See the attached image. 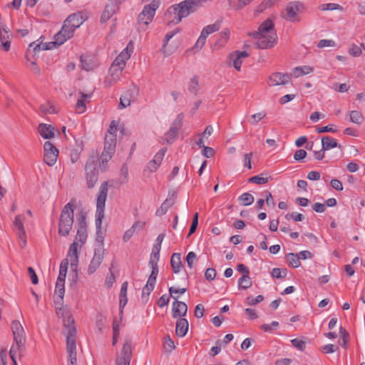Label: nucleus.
<instances>
[{"instance_id":"obj_38","label":"nucleus","mask_w":365,"mask_h":365,"mask_svg":"<svg viewBox=\"0 0 365 365\" xmlns=\"http://www.w3.org/2000/svg\"><path fill=\"white\" fill-rule=\"evenodd\" d=\"M68 270V260H63L60 265L59 274L56 282L65 284V279Z\"/></svg>"},{"instance_id":"obj_5","label":"nucleus","mask_w":365,"mask_h":365,"mask_svg":"<svg viewBox=\"0 0 365 365\" xmlns=\"http://www.w3.org/2000/svg\"><path fill=\"white\" fill-rule=\"evenodd\" d=\"M160 5L159 1H153L144 6L138 17V24L140 29L145 30L147 26L153 21L156 10Z\"/></svg>"},{"instance_id":"obj_14","label":"nucleus","mask_w":365,"mask_h":365,"mask_svg":"<svg viewBox=\"0 0 365 365\" xmlns=\"http://www.w3.org/2000/svg\"><path fill=\"white\" fill-rule=\"evenodd\" d=\"M151 269V273L148 279L146 284L143 288L142 291V299L146 297L147 301L148 296L153 290L156 282V278L158 274V266H150Z\"/></svg>"},{"instance_id":"obj_30","label":"nucleus","mask_w":365,"mask_h":365,"mask_svg":"<svg viewBox=\"0 0 365 365\" xmlns=\"http://www.w3.org/2000/svg\"><path fill=\"white\" fill-rule=\"evenodd\" d=\"M79 94L80 98L77 101L75 109L77 113H83L86 110V103H88L86 99L91 98V94H85L82 92H80Z\"/></svg>"},{"instance_id":"obj_37","label":"nucleus","mask_w":365,"mask_h":365,"mask_svg":"<svg viewBox=\"0 0 365 365\" xmlns=\"http://www.w3.org/2000/svg\"><path fill=\"white\" fill-rule=\"evenodd\" d=\"M322 144L323 150H327L338 146L336 139L329 136H324L322 138Z\"/></svg>"},{"instance_id":"obj_26","label":"nucleus","mask_w":365,"mask_h":365,"mask_svg":"<svg viewBox=\"0 0 365 365\" xmlns=\"http://www.w3.org/2000/svg\"><path fill=\"white\" fill-rule=\"evenodd\" d=\"M78 243L74 241L70 245L67 259H65L70 262L71 267H76L78 262Z\"/></svg>"},{"instance_id":"obj_9","label":"nucleus","mask_w":365,"mask_h":365,"mask_svg":"<svg viewBox=\"0 0 365 365\" xmlns=\"http://www.w3.org/2000/svg\"><path fill=\"white\" fill-rule=\"evenodd\" d=\"M57 314H61L63 318V325L66 329V343H68V337L70 336V334L73 336V340L76 341V329L73 325L74 319L69 311L66 309H60L59 311L57 312Z\"/></svg>"},{"instance_id":"obj_63","label":"nucleus","mask_w":365,"mask_h":365,"mask_svg":"<svg viewBox=\"0 0 365 365\" xmlns=\"http://www.w3.org/2000/svg\"><path fill=\"white\" fill-rule=\"evenodd\" d=\"M263 299L264 297L262 295H258L255 298L252 297H247L246 300L248 305L252 306L261 302Z\"/></svg>"},{"instance_id":"obj_22","label":"nucleus","mask_w":365,"mask_h":365,"mask_svg":"<svg viewBox=\"0 0 365 365\" xmlns=\"http://www.w3.org/2000/svg\"><path fill=\"white\" fill-rule=\"evenodd\" d=\"M66 349L68 354V365H76V344L73 340V336L70 334L68 337V343H66Z\"/></svg>"},{"instance_id":"obj_43","label":"nucleus","mask_w":365,"mask_h":365,"mask_svg":"<svg viewBox=\"0 0 365 365\" xmlns=\"http://www.w3.org/2000/svg\"><path fill=\"white\" fill-rule=\"evenodd\" d=\"M229 39V31H224L220 33V38L218 41L215 42V43L213 46V48H219L225 46V44L227 43V41Z\"/></svg>"},{"instance_id":"obj_24","label":"nucleus","mask_w":365,"mask_h":365,"mask_svg":"<svg viewBox=\"0 0 365 365\" xmlns=\"http://www.w3.org/2000/svg\"><path fill=\"white\" fill-rule=\"evenodd\" d=\"M166 153L165 148H161L154 156L153 159L150 160L146 167V169L150 173H153L157 170L158 167L160 165L162 160Z\"/></svg>"},{"instance_id":"obj_32","label":"nucleus","mask_w":365,"mask_h":365,"mask_svg":"<svg viewBox=\"0 0 365 365\" xmlns=\"http://www.w3.org/2000/svg\"><path fill=\"white\" fill-rule=\"evenodd\" d=\"M81 63L82 68L86 71H93L98 66L96 61L88 56H81Z\"/></svg>"},{"instance_id":"obj_47","label":"nucleus","mask_w":365,"mask_h":365,"mask_svg":"<svg viewBox=\"0 0 365 365\" xmlns=\"http://www.w3.org/2000/svg\"><path fill=\"white\" fill-rule=\"evenodd\" d=\"M82 150L81 145H78L76 148H73L71 150L70 158L72 163H76L78 160Z\"/></svg>"},{"instance_id":"obj_56","label":"nucleus","mask_w":365,"mask_h":365,"mask_svg":"<svg viewBox=\"0 0 365 365\" xmlns=\"http://www.w3.org/2000/svg\"><path fill=\"white\" fill-rule=\"evenodd\" d=\"M86 239V227H78L76 240L84 243Z\"/></svg>"},{"instance_id":"obj_46","label":"nucleus","mask_w":365,"mask_h":365,"mask_svg":"<svg viewBox=\"0 0 365 365\" xmlns=\"http://www.w3.org/2000/svg\"><path fill=\"white\" fill-rule=\"evenodd\" d=\"M239 200L240 201L242 205H243L245 206H247V205H250L253 203L254 197L251 194H250L248 192H245V193H243L240 197Z\"/></svg>"},{"instance_id":"obj_3","label":"nucleus","mask_w":365,"mask_h":365,"mask_svg":"<svg viewBox=\"0 0 365 365\" xmlns=\"http://www.w3.org/2000/svg\"><path fill=\"white\" fill-rule=\"evenodd\" d=\"M185 0L179 4L170 6L165 14V21L168 25L178 24L182 18L187 17L191 12L187 4H185Z\"/></svg>"},{"instance_id":"obj_49","label":"nucleus","mask_w":365,"mask_h":365,"mask_svg":"<svg viewBox=\"0 0 365 365\" xmlns=\"http://www.w3.org/2000/svg\"><path fill=\"white\" fill-rule=\"evenodd\" d=\"M131 100V94L127 92L120 98V104L121 108H124L130 106Z\"/></svg>"},{"instance_id":"obj_62","label":"nucleus","mask_w":365,"mask_h":365,"mask_svg":"<svg viewBox=\"0 0 365 365\" xmlns=\"http://www.w3.org/2000/svg\"><path fill=\"white\" fill-rule=\"evenodd\" d=\"M198 86V78L195 76L190 79L189 84V91L195 94H196Z\"/></svg>"},{"instance_id":"obj_50","label":"nucleus","mask_w":365,"mask_h":365,"mask_svg":"<svg viewBox=\"0 0 365 365\" xmlns=\"http://www.w3.org/2000/svg\"><path fill=\"white\" fill-rule=\"evenodd\" d=\"M271 274L274 278H284L287 274V269L274 268Z\"/></svg>"},{"instance_id":"obj_54","label":"nucleus","mask_w":365,"mask_h":365,"mask_svg":"<svg viewBox=\"0 0 365 365\" xmlns=\"http://www.w3.org/2000/svg\"><path fill=\"white\" fill-rule=\"evenodd\" d=\"M266 116V113L264 111H261L257 113H255L251 115L250 123L252 125L257 124L259 120H262Z\"/></svg>"},{"instance_id":"obj_28","label":"nucleus","mask_w":365,"mask_h":365,"mask_svg":"<svg viewBox=\"0 0 365 365\" xmlns=\"http://www.w3.org/2000/svg\"><path fill=\"white\" fill-rule=\"evenodd\" d=\"M187 311V304L185 302L175 301L173 304V316L174 318L185 316Z\"/></svg>"},{"instance_id":"obj_48","label":"nucleus","mask_w":365,"mask_h":365,"mask_svg":"<svg viewBox=\"0 0 365 365\" xmlns=\"http://www.w3.org/2000/svg\"><path fill=\"white\" fill-rule=\"evenodd\" d=\"M212 0H185V4H187L191 11L198 6H201L203 4L210 2Z\"/></svg>"},{"instance_id":"obj_12","label":"nucleus","mask_w":365,"mask_h":365,"mask_svg":"<svg viewBox=\"0 0 365 365\" xmlns=\"http://www.w3.org/2000/svg\"><path fill=\"white\" fill-rule=\"evenodd\" d=\"M44 162L49 166L53 165L57 160L58 155V149L49 141H46L43 145Z\"/></svg>"},{"instance_id":"obj_36","label":"nucleus","mask_w":365,"mask_h":365,"mask_svg":"<svg viewBox=\"0 0 365 365\" xmlns=\"http://www.w3.org/2000/svg\"><path fill=\"white\" fill-rule=\"evenodd\" d=\"M313 71V68L309 66H304L301 67H296L291 73V76L294 78H298L301 76L307 75Z\"/></svg>"},{"instance_id":"obj_55","label":"nucleus","mask_w":365,"mask_h":365,"mask_svg":"<svg viewBox=\"0 0 365 365\" xmlns=\"http://www.w3.org/2000/svg\"><path fill=\"white\" fill-rule=\"evenodd\" d=\"M65 293L64 284L56 283L55 294L57 295L61 300L63 299Z\"/></svg>"},{"instance_id":"obj_21","label":"nucleus","mask_w":365,"mask_h":365,"mask_svg":"<svg viewBox=\"0 0 365 365\" xmlns=\"http://www.w3.org/2000/svg\"><path fill=\"white\" fill-rule=\"evenodd\" d=\"M123 69L111 66L109 74L106 76L104 84L106 87H110L116 83L122 76Z\"/></svg>"},{"instance_id":"obj_23","label":"nucleus","mask_w":365,"mask_h":365,"mask_svg":"<svg viewBox=\"0 0 365 365\" xmlns=\"http://www.w3.org/2000/svg\"><path fill=\"white\" fill-rule=\"evenodd\" d=\"M292 76L287 73H272L269 77L270 86H280L288 83L290 81Z\"/></svg>"},{"instance_id":"obj_15","label":"nucleus","mask_w":365,"mask_h":365,"mask_svg":"<svg viewBox=\"0 0 365 365\" xmlns=\"http://www.w3.org/2000/svg\"><path fill=\"white\" fill-rule=\"evenodd\" d=\"M87 17L83 12H78L70 15L64 22L66 27L74 32L86 20Z\"/></svg>"},{"instance_id":"obj_25","label":"nucleus","mask_w":365,"mask_h":365,"mask_svg":"<svg viewBox=\"0 0 365 365\" xmlns=\"http://www.w3.org/2000/svg\"><path fill=\"white\" fill-rule=\"evenodd\" d=\"M73 35V31L66 27L63 24L61 30L58 31L54 36V40H56V43H57V46L62 45L66 41L71 38Z\"/></svg>"},{"instance_id":"obj_44","label":"nucleus","mask_w":365,"mask_h":365,"mask_svg":"<svg viewBox=\"0 0 365 365\" xmlns=\"http://www.w3.org/2000/svg\"><path fill=\"white\" fill-rule=\"evenodd\" d=\"M319 9L322 11H334V10H339L343 11V7L338 4L334 3H328V4H324L319 6Z\"/></svg>"},{"instance_id":"obj_8","label":"nucleus","mask_w":365,"mask_h":365,"mask_svg":"<svg viewBox=\"0 0 365 365\" xmlns=\"http://www.w3.org/2000/svg\"><path fill=\"white\" fill-rule=\"evenodd\" d=\"M105 255V249L103 243H98L94 250V255L88 267V274H93L101 264Z\"/></svg>"},{"instance_id":"obj_42","label":"nucleus","mask_w":365,"mask_h":365,"mask_svg":"<svg viewBox=\"0 0 365 365\" xmlns=\"http://www.w3.org/2000/svg\"><path fill=\"white\" fill-rule=\"evenodd\" d=\"M43 44L41 43H36L35 42H33L29 44V48L27 49L26 54V58L27 61H30V54L31 51L34 53L35 54L37 53L38 51L42 50Z\"/></svg>"},{"instance_id":"obj_61","label":"nucleus","mask_w":365,"mask_h":365,"mask_svg":"<svg viewBox=\"0 0 365 365\" xmlns=\"http://www.w3.org/2000/svg\"><path fill=\"white\" fill-rule=\"evenodd\" d=\"M291 343L293 346L300 351H303L305 349L306 343L304 341L299 339H294L291 340Z\"/></svg>"},{"instance_id":"obj_13","label":"nucleus","mask_w":365,"mask_h":365,"mask_svg":"<svg viewBox=\"0 0 365 365\" xmlns=\"http://www.w3.org/2000/svg\"><path fill=\"white\" fill-rule=\"evenodd\" d=\"M24 221L25 217L23 215H19L16 216L14 222V225L21 247H25L26 245V235L24 226Z\"/></svg>"},{"instance_id":"obj_57","label":"nucleus","mask_w":365,"mask_h":365,"mask_svg":"<svg viewBox=\"0 0 365 365\" xmlns=\"http://www.w3.org/2000/svg\"><path fill=\"white\" fill-rule=\"evenodd\" d=\"M39 110L45 114L53 113L56 112L55 108L49 103H45L39 107Z\"/></svg>"},{"instance_id":"obj_35","label":"nucleus","mask_w":365,"mask_h":365,"mask_svg":"<svg viewBox=\"0 0 365 365\" xmlns=\"http://www.w3.org/2000/svg\"><path fill=\"white\" fill-rule=\"evenodd\" d=\"M170 265L173 272L176 274L178 273L182 267L181 261V255L180 253L173 254L170 259Z\"/></svg>"},{"instance_id":"obj_27","label":"nucleus","mask_w":365,"mask_h":365,"mask_svg":"<svg viewBox=\"0 0 365 365\" xmlns=\"http://www.w3.org/2000/svg\"><path fill=\"white\" fill-rule=\"evenodd\" d=\"M118 9V6L114 2H110L108 4H106V6L102 13V15L101 17V21L106 22L114 15V14H115V12L117 11Z\"/></svg>"},{"instance_id":"obj_11","label":"nucleus","mask_w":365,"mask_h":365,"mask_svg":"<svg viewBox=\"0 0 365 365\" xmlns=\"http://www.w3.org/2000/svg\"><path fill=\"white\" fill-rule=\"evenodd\" d=\"M131 357V341L130 339H126L123 344L119 356L116 359L115 365H130Z\"/></svg>"},{"instance_id":"obj_10","label":"nucleus","mask_w":365,"mask_h":365,"mask_svg":"<svg viewBox=\"0 0 365 365\" xmlns=\"http://www.w3.org/2000/svg\"><path fill=\"white\" fill-rule=\"evenodd\" d=\"M302 9L303 5L299 2H289L284 9L283 17L286 20L292 22L298 21H299V19L297 16V14L298 12H300Z\"/></svg>"},{"instance_id":"obj_58","label":"nucleus","mask_w":365,"mask_h":365,"mask_svg":"<svg viewBox=\"0 0 365 365\" xmlns=\"http://www.w3.org/2000/svg\"><path fill=\"white\" fill-rule=\"evenodd\" d=\"M332 88L339 93H346L349 91V86L346 83H335L333 84Z\"/></svg>"},{"instance_id":"obj_4","label":"nucleus","mask_w":365,"mask_h":365,"mask_svg":"<svg viewBox=\"0 0 365 365\" xmlns=\"http://www.w3.org/2000/svg\"><path fill=\"white\" fill-rule=\"evenodd\" d=\"M73 210L74 205L71 202L67 203L63 207L58 222V234L60 235L67 236L69 235L73 224Z\"/></svg>"},{"instance_id":"obj_60","label":"nucleus","mask_w":365,"mask_h":365,"mask_svg":"<svg viewBox=\"0 0 365 365\" xmlns=\"http://www.w3.org/2000/svg\"><path fill=\"white\" fill-rule=\"evenodd\" d=\"M164 348L167 351H171L175 349L174 341L168 336L165 337Z\"/></svg>"},{"instance_id":"obj_2","label":"nucleus","mask_w":365,"mask_h":365,"mask_svg":"<svg viewBox=\"0 0 365 365\" xmlns=\"http://www.w3.org/2000/svg\"><path fill=\"white\" fill-rule=\"evenodd\" d=\"M11 328L14 336V344L11 346L9 354L12 361L16 364V354L23 349L25 344V331L21 324L14 320L11 322Z\"/></svg>"},{"instance_id":"obj_59","label":"nucleus","mask_w":365,"mask_h":365,"mask_svg":"<svg viewBox=\"0 0 365 365\" xmlns=\"http://www.w3.org/2000/svg\"><path fill=\"white\" fill-rule=\"evenodd\" d=\"M262 195L264 197V200L268 206H274L275 202L269 191L265 190L262 193Z\"/></svg>"},{"instance_id":"obj_17","label":"nucleus","mask_w":365,"mask_h":365,"mask_svg":"<svg viewBox=\"0 0 365 365\" xmlns=\"http://www.w3.org/2000/svg\"><path fill=\"white\" fill-rule=\"evenodd\" d=\"M132 45L130 42L127 47L123 49L120 53L115 58L111 66L124 69L126 61L130 58V54L133 52V48L129 49V46Z\"/></svg>"},{"instance_id":"obj_53","label":"nucleus","mask_w":365,"mask_h":365,"mask_svg":"<svg viewBox=\"0 0 365 365\" xmlns=\"http://www.w3.org/2000/svg\"><path fill=\"white\" fill-rule=\"evenodd\" d=\"M197 255L194 252H190L186 256V262L189 268L192 269L197 261Z\"/></svg>"},{"instance_id":"obj_19","label":"nucleus","mask_w":365,"mask_h":365,"mask_svg":"<svg viewBox=\"0 0 365 365\" xmlns=\"http://www.w3.org/2000/svg\"><path fill=\"white\" fill-rule=\"evenodd\" d=\"M116 145V135L106 134L104 142V150L103 157L107 159V156L110 158L111 154L114 152Z\"/></svg>"},{"instance_id":"obj_41","label":"nucleus","mask_w":365,"mask_h":365,"mask_svg":"<svg viewBox=\"0 0 365 365\" xmlns=\"http://www.w3.org/2000/svg\"><path fill=\"white\" fill-rule=\"evenodd\" d=\"M288 264L292 267L297 268L301 265L299 257L297 254L289 253L287 255Z\"/></svg>"},{"instance_id":"obj_51","label":"nucleus","mask_w":365,"mask_h":365,"mask_svg":"<svg viewBox=\"0 0 365 365\" xmlns=\"http://www.w3.org/2000/svg\"><path fill=\"white\" fill-rule=\"evenodd\" d=\"M128 167L125 165H123L120 169V183L124 184L128 182Z\"/></svg>"},{"instance_id":"obj_1","label":"nucleus","mask_w":365,"mask_h":365,"mask_svg":"<svg viewBox=\"0 0 365 365\" xmlns=\"http://www.w3.org/2000/svg\"><path fill=\"white\" fill-rule=\"evenodd\" d=\"M260 49L272 48L277 41V36L274 30V24L272 19H267L258 28L257 31L250 34Z\"/></svg>"},{"instance_id":"obj_31","label":"nucleus","mask_w":365,"mask_h":365,"mask_svg":"<svg viewBox=\"0 0 365 365\" xmlns=\"http://www.w3.org/2000/svg\"><path fill=\"white\" fill-rule=\"evenodd\" d=\"M188 330V322L187 319L181 318L176 322L175 332L178 336H184Z\"/></svg>"},{"instance_id":"obj_18","label":"nucleus","mask_w":365,"mask_h":365,"mask_svg":"<svg viewBox=\"0 0 365 365\" xmlns=\"http://www.w3.org/2000/svg\"><path fill=\"white\" fill-rule=\"evenodd\" d=\"M165 237V234L161 233L160 234L157 239L156 242L157 244L155 245L153 247L152 252L150 257L149 260V266H158V263L160 259V252L161 249V244L163 241V239Z\"/></svg>"},{"instance_id":"obj_20","label":"nucleus","mask_w":365,"mask_h":365,"mask_svg":"<svg viewBox=\"0 0 365 365\" xmlns=\"http://www.w3.org/2000/svg\"><path fill=\"white\" fill-rule=\"evenodd\" d=\"M249 56V53L246 51H236L229 55L230 64L238 71L241 70L242 59Z\"/></svg>"},{"instance_id":"obj_33","label":"nucleus","mask_w":365,"mask_h":365,"mask_svg":"<svg viewBox=\"0 0 365 365\" xmlns=\"http://www.w3.org/2000/svg\"><path fill=\"white\" fill-rule=\"evenodd\" d=\"M180 127V122L174 123L170 127L169 131L165 133V140L168 143H172L177 138L178 130Z\"/></svg>"},{"instance_id":"obj_16","label":"nucleus","mask_w":365,"mask_h":365,"mask_svg":"<svg viewBox=\"0 0 365 365\" xmlns=\"http://www.w3.org/2000/svg\"><path fill=\"white\" fill-rule=\"evenodd\" d=\"M220 29V24L215 23L205 26L201 31L195 47L201 49L205 43L208 35L217 31Z\"/></svg>"},{"instance_id":"obj_29","label":"nucleus","mask_w":365,"mask_h":365,"mask_svg":"<svg viewBox=\"0 0 365 365\" xmlns=\"http://www.w3.org/2000/svg\"><path fill=\"white\" fill-rule=\"evenodd\" d=\"M54 128L48 124L41 123L38 127V131L44 139H50L54 137Z\"/></svg>"},{"instance_id":"obj_34","label":"nucleus","mask_w":365,"mask_h":365,"mask_svg":"<svg viewBox=\"0 0 365 365\" xmlns=\"http://www.w3.org/2000/svg\"><path fill=\"white\" fill-rule=\"evenodd\" d=\"M175 196L173 194V197L167 198L161 205L160 208L156 211V215L158 216L163 215L167 212L168 209L175 203Z\"/></svg>"},{"instance_id":"obj_52","label":"nucleus","mask_w":365,"mask_h":365,"mask_svg":"<svg viewBox=\"0 0 365 365\" xmlns=\"http://www.w3.org/2000/svg\"><path fill=\"white\" fill-rule=\"evenodd\" d=\"M349 53L354 57H359L361 55L362 51L360 46L352 43L349 49Z\"/></svg>"},{"instance_id":"obj_40","label":"nucleus","mask_w":365,"mask_h":365,"mask_svg":"<svg viewBox=\"0 0 365 365\" xmlns=\"http://www.w3.org/2000/svg\"><path fill=\"white\" fill-rule=\"evenodd\" d=\"M252 285V281L249 275L243 274L238 280V287L240 289H247Z\"/></svg>"},{"instance_id":"obj_64","label":"nucleus","mask_w":365,"mask_h":365,"mask_svg":"<svg viewBox=\"0 0 365 365\" xmlns=\"http://www.w3.org/2000/svg\"><path fill=\"white\" fill-rule=\"evenodd\" d=\"M249 182H251L252 183H255L257 185H262V184L267 183L268 182V180L267 178H263V177L257 175V176L250 178L249 179Z\"/></svg>"},{"instance_id":"obj_6","label":"nucleus","mask_w":365,"mask_h":365,"mask_svg":"<svg viewBox=\"0 0 365 365\" xmlns=\"http://www.w3.org/2000/svg\"><path fill=\"white\" fill-rule=\"evenodd\" d=\"M108 190V188L107 182H103V183H101L99 188L96 203V225L97 227H99L101 226L102 220L104 217V209L107 198Z\"/></svg>"},{"instance_id":"obj_7","label":"nucleus","mask_w":365,"mask_h":365,"mask_svg":"<svg viewBox=\"0 0 365 365\" xmlns=\"http://www.w3.org/2000/svg\"><path fill=\"white\" fill-rule=\"evenodd\" d=\"M85 174L87 187L93 188L98 181V163L94 159H90L85 165Z\"/></svg>"},{"instance_id":"obj_39","label":"nucleus","mask_w":365,"mask_h":365,"mask_svg":"<svg viewBox=\"0 0 365 365\" xmlns=\"http://www.w3.org/2000/svg\"><path fill=\"white\" fill-rule=\"evenodd\" d=\"M0 48L4 51H9L11 47V40L9 34L0 33Z\"/></svg>"},{"instance_id":"obj_45","label":"nucleus","mask_w":365,"mask_h":365,"mask_svg":"<svg viewBox=\"0 0 365 365\" xmlns=\"http://www.w3.org/2000/svg\"><path fill=\"white\" fill-rule=\"evenodd\" d=\"M350 120L352 123L359 125L363 123L364 117L359 111L352 110L350 113Z\"/></svg>"}]
</instances>
